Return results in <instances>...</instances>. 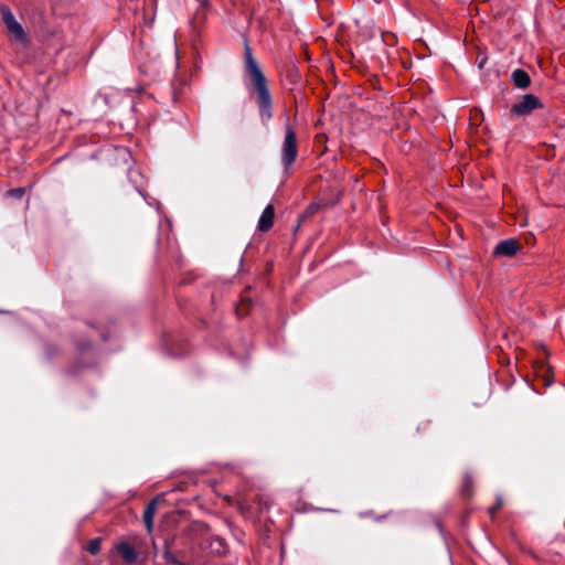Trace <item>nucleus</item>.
Instances as JSON below:
<instances>
[{
  "label": "nucleus",
  "mask_w": 565,
  "mask_h": 565,
  "mask_svg": "<svg viewBox=\"0 0 565 565\" xmlns=\"http://www.w3.org/2000/svg\"><path fill=\"white\" fill-rule=\"evenodd\" d=\"M245 68L246 73L249 76L256 92L257 99L256 103L259 108V117L262 122L267 124L273 118L271 111V95L269 93L267 81L262 70L257 65L256 61L252 56L249 49L246 51L245 56Z\"/></svg>",
  "instance_id": "1"
},
{
  "label": "nucleus",
  "mask_w": 565,
  "mask_h": 565,
  "mask_svg": "<svg viewBox=\"0 0 565 565\" xmlns=\"http://www.w3.org/2000/svg\"><path fill=\"white\" fill-rule=\"evenodd\" d=\"M512 79L514 85L519 88H526L531 83L529 74L523 70L513 71Z\"/></svg>",
  "instance_id": "8"
},
{
  "label": "nucleus",
  "mask_w": 565,
  "mask_h": 565,
  "mask_svg": "<svg viewBox=\"0 0 565 565\" xmlns=\"http://www.w3.org/2000/svg\"><path fill=\"white\" fill-rule=\"evenodd\" d=\"M541 107H542V104L536 96H534L532 94H526L522 97V99L520 102L515 103L511 107L510 113L512 116L521 117V116L530 115L533 110L541 108Z\"/></svg>",
  "instance_id": "4"
},
{
  "label": "nucleus",
  "mask_w": 565,
  "mask_h": 565,
  "mask_svg": "<svg viewBox=\"0 0 565 565\" xmlns=\"http://www.w3.org/2000/svg\"><path fill=\"white\" fill-rule=\"evenodd\" d=\"M502 505H503V501L500 497H498L495 504L490 507L488 510L490 515L493 516L497 513V511L502 508Z\"/></svg>",
  "instance_id": "11"
},
{
  "label": "nucleus",
  "mask_w": 565,
  "mask_h": 565,
  "mask_svg": "<svg viewBox=\"0 0 565 565\" xmlns=\"http://www.w3.org/2000/svg\"><path fill=\"white\" fill-rule=\"evenodd\" d=\"M521 248L518 241L513 238L504 239L500 242L494 249V253L497 255L501 256H513L516 254V252Z\"/></svg>",
  "instance_id": "5"
},
{
  "label": "nucleus",
  "mask_w": 565,
  "mask_h": 565,
  "mask_svg": "<svg viewBox=\"0 0 565 565\" xmlns=\"http://www.w3.org/2000/svg\"><path fill=\"white\" fill-rule=\"evenodd\" d=\"M274 216H275L274 206L271 204H269L265 207V210L263 211V213L259 217L258 230L260 232L268 231L273 226Z\"/></svg>",
  "instance_id": "6"
},
{
  "label": "nucleus",
  "mask_w": 565,
  "mask_h": 565,
  "mask_svg": "<svg viewBox=\"0 0 565 565\" xmlns=\"http://www.w3.org/2000/svg\"><path fill=\"white\" fill-rule=\"evenodd\" d=\"M154 513H156V502L152 501L148 504V507L146 508V510L143 512V522L147 526L148 532H151V530H152Z\"/></svg>",
  "instance_id": "9"
},
{
  "label": "nucleus",
  "mask_w": 565,
  "mask_h": 565,
  "mask_svg": "<svg viewBox=\"0 0 565 565\" xmlns=\"http://www.w3.org/2000/svg\"><path fill=\"white\" fill-rule=\"evenodd\" d=\"M8 194L13 195L15 198H21L24 194V189L23 188L13 189V190H10L8 192Z\"/></svg>",
  "instance_id": "12"
},
{
  "label": "nucleus",
  "mask_w": 565,
  "mask_h": 565,
  "mask_svg": "<svg viewBox=\"0 0 565 565\" xmlns=\"http://www.w3.org/2000/svg\"><path fill=\"white\" fill-rule=\"evenodd\" d=\"M100 546H102V541L100 539H94L92 540L88 545H87V551L93 554V555H96L97 553H99L100 551Z\"/></svg>",
  "instance_id": "10"
},
{
  "label": "nucleus",
  "mask_w": 565,
  "mask_h": 565,
  "mask_svg": "<svg viewBox=\"0 0 565 565\" xmlns=\"http://www.w3.org/2000/svg\"><path fill=\"white\" fill-rule=\"evenodd\" d=\"M117 553L127 562L134 563L137 559V553L128 542H119L115 545Z\"/></svg>",
  "instance_id": "7"
},
{
  "label": "nucleus",
  "mask_w": 565,
  "mask_h": 565,
  "mask_svg": "<svg viewBox=\"0 0 565 565\" xmlns=\"http://www.w3.org/2000/svg\"><path fill=\"white\" fill-rule=\"evenodd\" d=\"M298 154V145L296 131L291 126H287L281 147V161L285 169H288L296 161Z\"/></svg>",
  "instance_id": "2"
},
{
  "label": "nucleus",
  "mask_w": 565,
  "mask_h": 565,
  "mask_svg": "<svg viewBox=\"0 0 565 565\" xmlns=\"http://www.w3.org/2000/svg\"><path fill=\"white\" fill-rule=\"evenodd\" d=\"M0 11H1V15H2V21L6 24L10 34L13 36V39L20 43H23V44L26 43L28 42L26 34H25L22 25L15 20L11 10L8 7L2 6L0 8Z\"/></svg>",
  "instance_id": "3"
}]
</instances>
